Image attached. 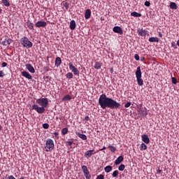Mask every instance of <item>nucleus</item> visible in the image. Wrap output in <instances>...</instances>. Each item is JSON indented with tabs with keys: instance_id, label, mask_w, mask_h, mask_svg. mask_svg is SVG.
<instances>
[{
	"instance_id": "nucleus-1",
	"label": "nucleus",
	"mask_w": 179,
	"mask_h": 179,
	"mask_svg": "<svg viewBox=\"0 0 179 179\" xmlns=\"http://www.w3.org/2000/svg\"><path fill=\"white\" fill-rule=\"evenodd\" d=\"M101 108L106 110V108H110V110H117L121 107V103L113 99V98L107 97V95L102 94L100 95L98 101Z\"/></svg>"
},
{
	"instance_id": "nucleus-2",
	"label": "nucleus",
	"mask_w": 179,
	"mask_h": 179,
	"mask_svg": "<svg viewBox=\"0 0 179 179\" xmlns=\"http://www.w3.org/2000/svg\"><path fill=\"white\" fill-rule=\"evenodd\" d=\"M38 104L41 106H38ZM36 104L32 106V110H35L38 114H44L45 108L48 107V98H41L36 99Z\"/></svg>"
},
{
	"instance_id": "nucleus-3",
	"label": "nucleus",
	"mask_w": 179,
	"mask_h": 179,
	"mask_svg": "<svg viewBox=\"0 0 179 179\" xmlns=\"http://www.w3.org/2000/svg\"><path fill=\"white\" fill-rule=\"evenodd\" d=\"M21 45L24 47V48H31L33 47V43L29 40V38L24 36L20 40Z\"/></svg>"
},
{
	"instance_id": "nucleus-4",
	"label": "nucleus",
	"mask_w": 179,
	"mask_h": 179,
	"mask_svg": "<svg viewBox=\"0 0 179 179\" xmlns=\"http://www.w3.org/2000/svg\"><path fill=\"white\" fill-rule=\"evenodd\" d=\"M136 78L138 86H143V80L142 79V71L141 66H138L136 71Z\"/></svg>"
},
{
	"instance_id": "nucleus-5",
	"label": "nucleus",
	"mask_w": 179,
	"mask_h": 179,
	"mask_svg": "<svg viewBox=\"0 0 179 179\" xmlns=\"http://www.w3.org/2000/svg\"><path fill=\"white\" fill-rule=\"evenodd\" d=\"M46 152H51L54 149V141L51 138H48L45 147Z\"/></svg>"
},
{
	"instance_id": "nucleus-6",
	"label": "nucleus",
	"mask_w": 179,
	"mask_h": 179,
	"mask_svg": "<svg viewBox=\"0 0 179 179\" xmlns=\"http://www.w3.org/2000/svg\"><path fill=\"white\" fill-rule=\"evenodd\" d=\"M81 170L86 179L92 178V175H90V171H89V169H87V166H86V165H83L81 166Z\"/></svg>"
},
{
	"instance_id": "nucleus-7",
	"label": "nucleus",
	"mask_w": 179,
	"mask_h": 179,
	"mask_svg": "<svg viewBox=\"0 0 179 179\" xmlns=\"http://www.w3.org/2000/svg\"><path fill=\"white\" fill-rule=\"evenodd\" d=\"M137 33L138 36H141V37H145V36H149V31L146 29L138 28L137 29Z\"/></svg>"
},
{
	"instance_id": "nucleus-8",
	"label": "nucleus",
	"mask_w": 179,
	"mask_h": 179,
	"mask_svg": "<svg viewBox=\"0 0 179 179\" xmlns=\"http://www.w3.org/2000/svg\"><path fill=\"white\" fill-rule=\"evenodd\" d=\"M138 114L142 117H146V115H148V109L146 108V107L140 108L138 110Z\"/></svg>"
},
{
	"instance_id": "nucleus-9",
	"label": "nucleus",
	"mask_w": 179,
	"mask_h": 179,
	"mask_svg": "<svg viewBox=\"0 0 179 179\" xmlns=\"http://www.w3.org/2000/svg\"><path fill=\"white\" fill-rule=\"evenodd\" d=\"M93 155H96V151L94 150H90L85 152V157L86 159H90Z\"/></svg>"
},
{
	"instance_id": "nucleus-10",
	"label": "nucleus",
	"mask_w": 179,
	"mask_h": 179,
	"mask_svg": "<svg viewBox=\"0 0 179 179\" xmlns=\"http://www.w3.org/2000/svg\"><path fill=\"white\" fill-rule=\"evenodd\" d=\"M113 31H114V33H117V34H124V31L122 30V28H121V27H114L113 29Z\"/></svg>"
},
{
	"instance_id": "nucleus-11",
	"label": "nucleus",
	"mask_w": 179,
	"mask_h": 179,
	"mask_svg": "<svg viewBox=\"0 0 179 179\" xmlns=\"http://www.w3.org/2000/svg\"><path fill=\"white\" fill-rule=\"evenodd\" d=\"M25 66L27 71H29V72H30L31 73H36V70L31 64H25Z\"/></svg>"
},
{
	"instance_id": "nucleus-12",
	"label": "nucleus",
	"mask_w": 179,
	"mask_h": 179,
	"mask_svg": "<svg viewBox=\"0 0 179 179\" xmlns=\"http://www.w3.org/2000/svg\"><path fill=\"white\" fill-rule=\"evenodd\" d=\"M2 45H5L6 47H8V45H10L12 44V39L9 38H6L2 42Z\"/></svg>"
},
{
	"instance_id": "nucleus-13",
	"label": "nucleus",
	"mask_w": 179,
	"mask_h": 179,
	"mask_svg": "<svg viewBox=\"0 0 179 179\" xmlns=\"http://www.w3.org/2000/svg\"><path fill=\"white\" fill-rule=\"evenodd\" d=\"M22 76H24V78H26V79H29V80H31V79H33L31 75L26 71L22 72Z\"/></svg>"
},
{
	"instance_id": "nucleus-14",
	"label": "nucleus",
	"mask_w": 179,
	"mask_h": 179,
	"mask_svg": "<svg viewBox=\"0 0 179 179\" xmlns=\"http://www.w3.org/2000/svg\"><path fill=\"white\" fill-rule=\"evenodd\" d=\"M35 26L36 27H45L47 26V22L44 21H38L36 24Z\"/></svg>"
},
{
	"instance_id": "nucleus-15",
	"label": "nucleus",
	"mask_w": 179,
	"mask_h": 179,
	"mask_svg": "<svg viewBox=\"0 0 179 179\" xmlns=\"http://www.w3.org/2000/svg\"><path fill=\"white\" fill-rule=\"evenodd\" d=\"M142 141L144 142V143H146L147 145L150 142V139L149 138V136L146 134H143L141 136Z\"/></svg>"
},
{
	"instance_id": "nucleus-16",
	"label": "nucleus",
	"mask_w": 179,
	"mask_h": 179,
	"mask_svg": "<svg viewBox=\"0 0 179 179\" xmlns=\"http://www.w3.org/2000/svg\"><path fill=\"white\" fill-rule=\"evenodd\" d=\"M61 64H62V59H61V57H56L55 61V66H57V68H58L59 66H60Z\"/></svg>"
},
{
	"instance_id": "nucleus-17",
	"label": "nucleus",
	"mask_w": 179,
	"mask_h": 179,
	"mask_svg": "<svg viewBox=\"0 0 179 179\" xmlns=\"http://www.w3.org/2000/svg\"><path fill=\"white\" fill-rule=\"evenodd\" d=\"M76 135L83 141H86L87 139V136L85 134H80V132H76Z\"/></svg>"
},
{
	"instance_id": "nucleus-18",
	"label": "nucleus",
	"mask_w": 179,
	"mask_h": 179,
	"mask_svg": "<svg viewBox=\"0 0 179 179\" xmlns=\"http://www.w3.org/2000/svg\"><path fill=\"white\" fill-rule=\"evenodd\" d=\"M123 161H124V157L123 156H119L116 159V160L115 161V164H116V166H118V164H120Z\"/></svg>"
},
{
	"instance_id": "nucleus-19",
	"label": "nucleus",
	"mask_w": 179,
	"mask_h": 179,
	"mask_svg": "<svg viewBox=\"0 0 179 179\" xmlns=\"http://www.w3.org/2000/svg\"><path fill=\"white\" fill-rule=\"evenodd\" d=\"M26 24L27 27L29 28L30 30H34V24L33 22H30V20H27L26 22Z\"/></svg>"
},
{
	"instance_id": "nucleus-20",
	"label": "nucleus",
	"mask_w": 179,
	"mask_h": 179,
	"mask_svg": "<svg viewBox=\"0 0 179 179\" xmlns=\"http://www.w3.org/2000/svg\"><path fill=\"white\" fill-rule=\"evenodd\" d=\"M90 16H92V10L90 9L86 10L85 13V19H90Z\"/></svg>"
},
{
	"instance_id": "nucleus-21",
	"label": "nucleus",
	"mask_w": 179,
	"mask_h": 179,
	"mask_svg": "<svg viewBox=\"0 0 179 179\" xmlns=\"http://www.w3.org/2000/svg\"><path fill=\"white\" fill-rule=\"evenodd\" d=\"M69 28L71 30H75L76 29V22L75 20H73L71 21Z\"/></svg>"
},
{
	"instance_id": "nucleus-22",
	"label": "nucleus",
	"mask_w": 179,
	"mask_h": 179,
	"mask_svg": "<svg viewBox=\"0 0 179 179\" xmlns=\"http://www.w3.org/2000/svg\"><path fill=\"white\" fill-rule=\"evenodd\" d=\"M148 41H150V43H159L160 40L157 37H150L149 38Z\"/></svg>"
},
{
	"instance_id": "nucleus-23",
	"label": "nucleus",
	"mask_w": 179,
	"mask_h": 179,
	"mask_svg": "<svg viewBox=\"0 0 179 179\" xmlns=\"http://www.w3.org/2000/svg\"><path fill=\"white\" fill-rule=\"evenodd\" d=\"M131 16H133L134 17H141L142 14L137 13L136 11H134L131 13Z\"/></svg>"
},
{
	"instance_id": "nucleus-24",
	"label": "nucleus",
	"mask_w": 179,
	"mask_h": 179,
	"mask_svg": "<svg viewBox=\"0 0 179 179\" xmlns=\"http://www.w3.org/2000/svg\"><path fill=\"white\" fill-rule=\"evenodd\" d=\"M69 100H72V96L69 94L64 96L62 99V101H69Z\"/></svg>"
},
{
	"instance_id": "nucleus-25",
	"label": "nucleus",
	"mask_w": 179,
	"mask_h": 179,
	"mask_svg": "<svg viewBox=\"0 0 179 179\" xmlns=\"http://www.w3.org/2000/svg\"><path fill=\"white\" fill-rule=\"evenodd\" d=\"M62 6L65 7L66 10L69 9V3L66 0L62 2Z\"/></svg>"
},
{
	"instance_id": "nucleus-26",
	"label": "nucleus",
	"mask_w": 179,
	"mask_h": 179,
	"mask_svg": "<svg viewBox=\"0 0 179 179\" xmlns=\"http://www.w3.org/2000/svg\"><path fill=\"white\" fill-rule=\"evenodd\" d=\"M101 63L100 62H96L94 66L95 69H101Z\"/></svg>"
},
{
	"instance_id": "nucleus-27",
	"label": "nucleus",
	"mask_w": 179,
	"mask_h": 179,
	"mask_svg": "<svg viewBox=\"0 0 179 179\" xmlns=\"http://www.w3.org/2000/svg\"><path fill=\"white\" fill-rule=\"evenodd\" d=\"M108 149L112 152V153H115V150H117V148L115 146H113L111 145H109L108 146Z\"/></svg>"
},
{
	"instance_id": "nucleus-28",
	"label": "nucleus",
	"mask_w": 179,
	"mask_h": 179,
	"mask_svg": "<svg viewBox=\"0 0 179 179\" xmlns=\"http://www.w3.org/2000/svg\"><path fill=\"white\" fill-rule=\"evenodd\" d=\"M169 7L171 9H177L178 6H177V3H174V2H171Z\"/></svg>"
},
{
	"instance_id": "nucleus-29",
	"label": "nucleus",
	"mask_w": 179,
	"mask_h": 179,
	"mask_svg": "<svg viewBox=\"0 0 179 179\" xmlns=\"http://www.w3.org/2000/svg\"><path fill=\"white\" fill-rule=\"evenodd\" d=\"M148 149V145L146 144L142 143L140 145V150H146Z\"/></svg>"
},
{
	"instance_id": "nucleus-30",
	"label": "nucleus",
	"mask_w": 179,
	"mask_h": 179,
	"mask_svg": "<svg viewBox=\"0 0 179 179\" xmlns=\"http://www.w3.org/2000/svg\"><path fill=\"white\" fill-rule=\"evenodd\" d=\"M66 79H73V73L69 72L66 74Z\"/></svg>"
},
{
	"instance_id": "nucleus-31",
	"label": "nucleus",
	"mask_w": 179,
	"mask_h": 179,
	"mask_svg": "<svg viewBox=\"0 0 179 179\" xmlns=\"http://www.w3.org/2000/svg\"><path fill=\"white\" fill-rule=\"evenodd\" d=\"M105 172L106 173H110V171H112L113 170V166H107L104 168Z\"/></svg>"
},
{
	"instance_id": "nucleus-32",
	"label": "nucleus",
	"mask_w": 179,
	"mask_h": 179,
	"mask_svg": "<svg viewBox=\"0 0 179 179\" xmlns=\"http://www.w3.org/2000/svg\"><path fill=\"white\" fill-rule=\"evenodd\" d=\"M2 3L4 6H10V3H9V0H1Z\"/></svg>"
},
{
	"instance_id": "nucleus-33",
	"label": "nucleus",
	"mask_w": 179,
	"mask_h": 179,
	"mask_svg": "<svg viewBox=\"0 0 179 179\" xmlns=\"http://www.w3.org/2000/svg\"><path fill=\"white\" fill-rule=\"evenodd\" d=\"M69 69H70V71H71V72H73V70L76 69V67L74 66V65H73V64H72V62L69 63Z\"/></svg>"
},
{
	"instance_id": "nucleus-34",
	"label": "nucleus",
	"mask_w": 179,
	"mask_h": 179,
	"mask_svg": "<svg viewBox=\"0 0 179 179\" xmlns=\"http://www.w3.org/2000/svg\"><path fill=\"white\" fill-rule=\"evenodd\" d=\"M68 132H69V130L68 129L67 127H64L62 129V134L63 135H66V134H68Z\"/></svg>"
},
{
	"instance_id": "nucleus-35",
	"label": "nucleus",
	"mask_w": 179,
	"mask_h": 179,
	"mask_svg": "<svg viewBox=\"0 0 179 179\" xmlns=\"http://www.w3.org/2000/svg\"><path fill=\"white\" fill-rule=\"evenodd\" d=\"M73 75H75L76 76H79V70H78V68H76L73 69V71H72Z\"/></svg>"
},
{
	"instance_id": "nucleus-36",
	"label": "nucleus",
	"mask_w": 179,
	"mask_h": 179,
	"mask_svg": "<svg viewBox=\"0 0 179 179\" xmlns=\"http://www.w3.org/2000/svg\"><path fill=\"white\" fill-rule=\"evenodd\" d=\"M118 170H119L120 171H124V170H125V165L121 164V165L118 167Z\"/></svg>"
},
{
	"instance_id": "nucleus-37",
	"label": "nucleus",
	"mask_w": 179,
	"mask_h": 179,
	"mask_svg": "<svg viewBox=\"0 0 179 179\" xmlns=\"http://www.w3.org/2000/svg\"><path fill=\"white\" fill-rule=\"evenodd\" d=\"M66 146H72L73 145V141H65Z\"/></svg>"
},
{
	"instance_id": "nucleus-38",
	"label": "nucleus",
	"mask_w": 179,
	"mask_h": 179,
	"mask_svg": "<svg viewBox=\"0 0 179 179\" xmlns=\"http://www.w3.org/2000/svg\"><path fill=\"white\" fill-rule=\"evenodd\" d=\"M43 128H44V129H48V128H50V124H48V123H44L43 124Z\"/></svg>"
},
{
	"instance_id": "nucleus-39",
	"label": "nucleus",
	"mask_w": 179,
	"mask_h": 179,
	"mask_svg": "<svg viewBox=\"0 0 179 179\" xmlns=\"http://www.w3.org/2000/svg\"><path fill=\"white\" fill-rule=\"evenodd\" d=\"M172 83L173 85H177V78H176V77H172Z\"/></svg>"
},
{
	"instance_id": "nucleus-40",
	"label": "nucleus",
	"mask_w": 179,
	"mask_h": 179,
	"mask_svg": "<svg viewBox=\"0 0 179 179\" xmlns=\"http://www.w3.org/2000/svg\"><path fill=\"white\" fill-rule=\"evenodd\" d=\"M113 177H118V171H113V173H112Z\"/></svg>"
},
{
	"instance_id": "nucleus-41",
	"label": "nucleus",
	"mask_w": 179,
	"mask_h": 179,
	"mask_svg": "<svg viewBox=\"0 0 179 179\" xmlns=\"http://www.w3.org/2000/svg\"><path fill=\"white\" fill-rule=\"evenodd\" d=\"M43 71H44L45 72H50V67H48V66H45V67L43 68Z\"/></svg>"
},
{
	"instance_id": "nucleus-42",
	"label": "nucleus",
	"mask_w": 179,
	"mask_h": 179,
	"mask_svg": "<svg viewBox=\"0 0 179 179\" xmlns=\"http://www.w3.org/2000/svg\"><path fill=\"white\" fill-rule=\"evenodd\" d=\"M125 108H128V107H131V102H127L124 105Z\"/></svg>"
},
{
	"instance_id": "nucleus-43",
	"label": "nucleus",
	"mask_w": 179,
	"mask_h": 179,
	"mask_svg": "<svg viewBox=\"0 0 179 179\" xmlns=\"http://www.w3.org/2000/svg\"><path fill=\"white\" fill-rule=\"evenodd\" d=\"M96 179H104V175L101 174L98 176Z\"/></svg>"
},
{
	"instance_id": "nucleus-44",
	"label": "nucleus",
	"mask_w": 179,
	"mask_h": 179,
	"mask_svg": "<svg viewBox=\"0 0 179 179\" xmlns=\"http://www.w3.org/2000/svg\"><path fill=\"white\" fill-rule=\"evenodd\" d=\"M144 5H145V6L149 7V6H150V2L148 1H145V2L144 3Z\"/></svg>"
},
{
	"instance_id": "nucleus-45",
	"label": "nucleus",
	"mask_w": 179,
	"mask_h": 179,
	"mask_svg": "<svg viewBox=\"0 0 179 179\" xmlns=\"http://www.w3.org/2000/svg\"><path fill=\"white\" fill-rule=\"evenodd\" d=\"M45 79H46V80H47V82H48V81H50V80H52V78H51V77H50V76H46L45 78Z\"/></svg>"
},
{
	"instance_id": "nucleus-46",
	"label": "nucleus",
	"mask_w": 179,
	"mask_h": 179,
	"mask_svg": "<svg viewBox=\"0 0 179 179\" xmlns=\"http://www.w3.org/2000/svg\"><path fill=\"white\" fill-rule=\"evenodd\" d=\"M134 59H136V61H139V55L136 54L134 55Z\"/></svg>"
},
{
	"instance_id": "nucleus-47",
	"label": "nucleus",
	"mask_w": 179,
	"mask_h": 179,
	"mask_svg": "<svg viewBox=\"0 0 179 179\" xmlns=\"http://www.w3.org/2000/svg\"><path fill=\"white\" fill-rule=\"evenodd\" d=\"M5 76V73H3V71H0V78H3Z\"/></svg>"
},
{
	"instance_id": "nucleus-48",
	"label": "nucleus",
	"mask_w": 179,
	"mask_h": 179,
	"mask_svg": "<svg viewBox=\"0 0 179 179\" xmlns=\"http://www.w3.org/2000/svg\"><path fill=\"white\" fill-rule=\"evenodd\" d=\"M1 66H2V68H5V66H8V63H6V62H3V63L1 64Z\"/></svg>"
},
{
	"instance_id": "nucleus-49",
	"label": "nucleus",
	"mask_w": 179,
	"mask_h": 179,
	"mask_svg": "<svg viewBox=\"0 0 179 179\" xmlns=\"http://www.w3.org/2000/svg\"><path fill=\"white\" fill-rule=\"evenodd\" d=\"M90 117L89 116H85V119L83 120V121H90Z\"/></svg>"
},
{
	"instance_id": "nucleus-50",
	"label": "nucleus",
	"mask_w": 179,
	"mask_h": 179,
	"mask_svg": "<svg viewBox=\"0 0 179 179\" xmlns=\"http://www.w3.org/2000/svg\"><path fill=\"white\" fill-rule=\"evenodd\" d=\"M8 179H16V178H15V176H13V175L9 176L8 177Z\"/></svg>"
},
{
	"instance_id": "nucleus-51",
	"label": "nucleus",
	"mask_w": 179,
	"mask_h": 179,
	"mask_svg": "<svg viewBox=\"0 0 179 179\" xmlns=\"http://www.w3.org/2000/svg\"><path fill=\"white\" fill-rule=\"evenodd\" d=\"M171 46L175 47V48H177V46L176 45V42L174 41L171 43Z\"/></svg>"
},
{
	"instance_id": "nucleus-52",
	"label": "nucleus",
	"mask_w": 179,
	"mask_h": 179,
	"mask_svg": "<svg viewBox=\"0 0 179 179\" xmlns=\"http://www.w3.org/2000/svg\"><path fill=\"white\" fill-rule=\"evenodd\" d=\"M159 34V37H160L161 38L163 37V34H162V32H158Z\"/></svg>"
},
{
	"instance_id": "nucleus-53",
	"label": "nucleus",
	"mask_w": 179,
	"mask_h": 179,
	"mask_svg": "<svg viewBox=\"0 0 179 179\" xmlns=\"http://www.w3.org/2000/svg\"><path fill=\"white\" fill-rule=\"evenodd\" d=\"M53 135L55 136V138H58V133L57 132L53 133Z\"/></svg>"
},
{
	"instance_id": "nucleus-54",
	"label": "nucleus",
	"mask_w": 179,
	"mask_h": 179,
	"mask_svg": "<svg viewBox=\"0 0 179 179\" xmlns=\"http://www.w3.org/2000/svg\"><path fill=\"white\" fill-rule=\"evenodd\" d=\"M144 59H145V57H141V62H143Z\"/></svg>"
},
{
	"instance_id": "nucleus-55",
	"label": "nucleus",
	"mask_w": 179,
	"mask_h": 179,
	"mask_svg": "<svg viewBox=\"0 0 179 179\" xmlns=\"http://www.w3.org/2000/svg\"><path fill=\"white\" fill-rule=\"evenodd\" d=\"M106 147H103V148H101L100 150H106Z\"/></svg>"
},
{
	"instance_id": "nucleus-56",
	"label": "nucleus",
	"mask_w": 179,
	"mask_h": 179,
	"mask_svg": "<svg viewBox=\"0 0 179 179\" xmlns=\"http://www.w3.org/2000/svg\"><path fill=\"white\" fill-rule=\"evenodd\" d=\"M158 173H159V174H160L162 173V171L160 169H159Z\"/></svg>"
},
{
	"instance_id": "nucleus-57",
	"label": "nucleus",
	"mask_w": 179,
	"mask_h": 179,
	"mask_svg": "<svg viewBox=\"0 0 179 179\" xmlns=\"http://www.w3.org/2000/svg\"><path fill=\"white\" fill-rule=\"evenodd\" d=\"M2 130V126L0 124V131Z\"/></svg>"
},
{
	"instance_id": "nucleus-58",
	"label": "nucleus",
	"mask_w": 179,
	"mask_h": 179,
	"mask_svg": "<svg viewBox=\"0 0 179 179\" xmlns=\"http://www.w3.org/2000/svg\"><path fill=\"white\" fill-rule=\"evenodd\" d=\"M19 179H24V177L22 176Z\"/></svg>"
},
{
	"instance_id": "nucleus-59",
	"label": "nucleus",
	"mask_w": 179,
	"mask_h": 179,
	"mask_svg": "<svg viewBox=\"0 0 179 179\" xmlns=\"http://www.w3.org/2000/svg\"><path fill=\"white\" fill-rule=\"evenodd\" d=\"M2 13V9H0V13Z\"/></svg>"
}]
</instances>
